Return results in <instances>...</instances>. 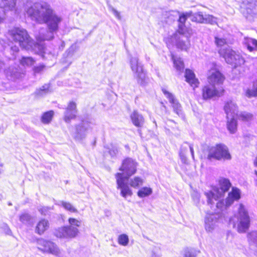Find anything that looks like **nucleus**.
I'll list each match as a JSON object with an SVG mask.
<instances>
[{"mask_svg":"<svg viewBox=\"0 0 257 257\" xmlns=\"http://www.w3.org/2000/svg\"><path fill=\"white\" fill-rule=\"evenodd\" d=\"M245 95L248 98L257 96V80L253 82L252 89L245 90Z\"/></svg>","mask_w":257,"mask_h":257,"instance_id":"nucleus-32","label":"nucleus"},{"mask_svg":"<svg viewBox=\"0 0 257 257\" xmlns=\"http://www.w3.org/2000/svg\"><path fill=\"white\" fill-rule=\"evenodd\" d=\"M17 0H1L0 7L4 11H13L16 10Z\"/></svg>","mask_w":257,"mask_h":257,"instance_id":"nucleus-21","label":"nucleus"},{"mask_svg":"<svg viewBox=\"0 0 257 257\" xmlns=\"http://www.w3.org/2000/svg\"><path fill=\"white\" fill-rule=\"evenodd\" d=\"M90 127V123L87 121H82L76 127V135L75 137L77 139H80L86 134V132Z\"/></svg>","mask_w":257,"mask_h":257,"instance_id":"nucleus-19","label":"nucleus"},{"mask_svg":"<svg viewBox=\"0 0 257 257\" xmlns=\"http://www.w3.org/2000/svg\"><path fill=\"white\" fill-rule=\"evenodd\" d=\"M254 165L257 166V156H256V158H255V161L254 162Z\"/></svg>","mask_w":257,"mask_h":257,"instance_id":"nucleus-55","label":"nucleus"},{"mask_svg":"<svg viewBox=\"0 0 257 257\" xmlns=\"http://www.w3.org/2000/svg\"><path fill=\"white\" fill-rule=\"evenodd\" d=\"M224 80L223 75L218 70H211L208 74V81L211 85L215 86L221 85Z\"/></svg>","mask_w":257,"mask_h":257,"instance_id":"nucleus-14","label":"nucleus"},{"mask_svg":"<svg viewBox=\"0 0 257 257\" xmlns=\"http://www.w3.org/2000/svg\"><path fill=\"white\" fill-rule=\"evenodd\" d=\"M11 50L14 52H18L19 50V48L18 46H15L11 47Z\"/></svg>","mask_w":257,"mask_h":257,"instance_id":"nucleus-51","label":"nucleus"},{"mask_svg":"<svg viewBox=\"0 0 257 257\" xmlns=\"http://www.w3.org/2000/svg\"><path fill=\"white\" fill-rule=\"evenodd\" d=\"M237 116L239 120L243 121H248L252 118V115L246 112H241Z\"/></svg>","mask_w":257,"mask_h":257,"instance_id":"nucleus-38","label":"nucleus"},{"mask_svg":"<svg viewBox=\"0 0 257 257\" xmlns=\"http://www.w3.org/2000/svg\"><path fill=\"white\" fill-rule=\"evenodd\" d=\"M189 148L190 149V151L191 153L192 157L194 159V150H193V146L192 145H189Z\"/></svg>","mask_w":257,"mask_h":257,"instance_id":"nucleus-50","label":"nucleus"},{"mask_svg":"<svg viewBox=\"0 0 257 257\" xmlns=\"http://www.w3.org/2000/svg\"><path fill=\"white\" fill-rule=\"evenodd\" d=\"M56 204L63 207L66 210H68L72 212H76L77 209L74 208L72 204L69 202H67L64 201H60Z\"/></svg>","mask_w":257,"mask_h":257,"instance_id":"nucleus-34","label":"nucleus"},{"mask_svg":"<svg viewBox=\"0 0 257 257\" xmlns=\"http://www.w3.org/2000/svg\"><path fill=\"white\" fill-rule=\"evenodd\" d=\"M48 86L47 85H46V86H43L42 88H41V90L39 92V94L40 95H43L44 93H46V92H47V89H48Z\"/></svg>","mask_w":257,"mask_h":257,"instance_id":"nucleus-48","label":"nucleus"},{"mask_svg":"<svg viewBox=\"0 0 257 257\" xmlns=\"http://www.w3.org/2000/svg\"><path fill=\"white\" fill-rule=\"evenodd\" d=\"M243 43L249 51L251 52L253 51H257L256 40L251 38L246 37L244 38Z\"/></svg>","mask_w":257,"mask_h":257,"instance_id":"nucleus-28","label":"nucleus"},{"mask_svg":"<svg viewBox=\"0 0 257 257\" xmlns=\"http://www.w3.org/2000/svg\"><path fill=\"white\" fill-rule=\"evenodd\" d=\"M227 118V127L231 134H234L237 130V121L234 117Z\"/></svg>","mask_w":257,"mask_h":257,"instance_id":"nucleus-30","label":"nucleus"},{"mask_svg":"<svg viewBox=\"0 0 257 257\" xmlns=\"http://www.w3.org/2000/svg\"><path fill=\"white\" fill-rule=\"evenodd\" d=\"M35 243L38 249L43 253H51L56 256L61 253L56 244L51 241L40 238L36 239Z\"/></svg>","mask_w":257,"mask_h":257,"instance_id":"nucleus-9","label":"nucleus"},{"mask_svg":"<svg viewBox=\"0 0 257 257\" xmlns=\"http://www.w3.org/2000/svg\"><path fill=\"white\" fill-rule=\"evenodd\" d=\"M44 68V66L43 65H39L37 67H35L34 72L35 73H40L41 72Z\"/></svg>","mask_w":257,"mask_h":257,"instance_id":"nucleus-46","label":"nucleus"},{"mask_svg":"<svg viewBox=\"0 0 257 257\" xmlns=\"http://www.w3.org/2000/svg\"><path fill=\"white\" fill-rule=\"evenodd\" d=\"M218 53L226 63L235 68L241 66L245 62L244 58L238 53L230 48H221L218 50Z\"/></svg>","mask_w":257,"mask_h":257,"instance_id":"nucleus-6","label":"nucleus"},{"mask_svg":"<svg viewBox=\"0 0 257 257\" xmlns=\"http://www.w3.org/2000/svg\"><path fill=\"white\" fill-rule=\"evenodd\" d=\"M204 22L203 23L210 24L214 25L217 24V18L212 15H204Z\"/></svg>","mask_w":257,"mask_h":257,"instance_id":"nucleus-40","label":"nucleus"},{"mask_svg":"<svg viewBox=\"0 0 257 257\" xmlns=\"http://www.w3.org/2000/svg\"><path fill=\"white\" fill-rule=\"evenodd\" d=\"M49 227V221L45 219H41L37 223L35 231L39 235L42 234Z\"/></svg>","mask_w":257,"mask_h":257,"instance_id":"nucleus-25","label":"nucleus"},{"mask_svg":"<svg viewBox=\"0 0 257 257\" xmlns=\"http://www.w3.org/2000/svg\"><path fill=\"white\" fill-rule=\"evenodd\" d=\"M185 77L186 81L194 88L198 86L199 82L196 78L194 73L189 69H186Z\"/></svg>","mask_w":257,"mask_h":257,"instance_id":"nucleus-22","label":"nucleus"},{"mask_svg":"<svg viewBox=\"0 0 257 257\" xmlns=\"http://www.w3.org/2000/svg\"><path fill=\"white\" fill-rule=\"evenodd\" d=\"M236 217L237 218L236 223L237 231L240 233L245 232L249 228L250 218L247 211L242 204L239 205Z\"/></svg>","mask_w":257,"mask_h":257,"instance_id":"nucleus-8","label":"nucleus"},{"mask_svg":"<svg viewBox=\"0 0 257 257\" xmlns=\"http://www.w3.org/2000/svg\"><path fill=\"white\" fill-rule=\"evenodd\" d=\"M183 257H195V255L190 250H186L184 251Z\"/></svg>","mask_w":257,"mask_h":257,"instance_id":"nucleus-45","label":"nucleus"},{"mask_svg":"<svg viewBox=\"0 0 257 257\" xmlns=\"http://www.w3.org/2000/svg\"><path fill=\"white\" fill-rule=\"evenodd\" d=\"M224 90L222 88L217 89L212 85H206L202 89L203 99L208 100L214 96H220L223 93Z\"/></svg>","mask_w":257,"mask_h":257,"instance_id":"nucleus-12","label":"nucleus"},{"mask_svg":"<svg viewBox=\"0 0 257 257\" xmlns=\"http://www.w3.org/2000/svg\"><path fill=\"white\" fill-rule=\"evenodd\" d=\"M125 182L128 185H130L131 187L137 189L143 184L144 180L140 177L136 176L130 179L128 178L127 180H125Z\"/></svg>","mask_w":257,"mask_h":257,"instance_id":"nucleus-26","label":"nucleus"},{"mask_svg":"<svg viewBox=\"0 0 257 257\" xmlns=\"http://www.w3.org/2000/svg\"><path fill=\"white\" fill-rule=\"evenodd\" d=\"M5 19V16L4 14L0 13V23H2L4 22Z\"/></svg>","mask_w":257,"mask_h":257,"instance_id":"nucleus-52","label":"nucleus"},{"mask_svg":"<svg viewBox=\"0 0 257 257\" xmlns=\"http://www.w3.org/2000/svg\"><path fill=\"white\" fill-rule=\"evenodd\" d=\"M112 12L113 13V15L115 16L116 18H117L118 19H120V15L119 13L114 8H112Z\"/></svg>","mask_w":257,"mask_h":257,"instance_id":"nucleus-47","label":"nucleus"},{"mask_svg":"<svg viewBox=\"0 0 257 257\" xmlns=\"http://www.w3.org/2000/svg\"><path fill=\"white\" fill-rule=\"evenodd\" d=\"M214 42L218 47H221L226 44V41L225 39L218 36L215 37Z\"/></svg>","mask_w":257,"mask_h":257,"instance_id":"nucleus-42","label":"nucleus"},{"mask_svg":"<svg viewBox=\"0 0 257 257\" xmlns=\"http://www.w3.org/2000/svg\"><path fill=\"white\" fill-rule=\"evenodd\" d=\"M204 16L203 15L202 13L199 12L195 14L193 16L192 20L200 23H203L204 22Z\"/></svg>","mask_w":257,"mask_h":257,"instance_id":"nucleus-41","label":"nucleus"},{"mask_svg":"<svg viewBox=\"0 0 257 257\" xmlns=\"http://www.w3.org/2000/svg\"><path fill=\"white\" fill-rule=\"evenodd\" d=\"M207 158L210 160L212 159L218 160L222 159L229 160L231 159V156L226 146L223 145H218L209 149Z\"/></svg>","mask_w":257,"mask_h":257,"instance_id":"nucleus-7","label":"nucleus"},{"mask_svg":"<svg viewBox=\"0 0 257 257\" xmlns=\"http://www.w3.org/2000/svg\"><path fill=\"white\" fill-rule=\"evenodd\" d=\"M240 197V191L236 188H232V190L228 193L227 197V205H231L235 200H238Z\"/></svg>","mask_w":257,"mask_h":257,"instance_id":"nucleus-23","label":"nucleus"},{"mask_svg":"<svg viewBox=\"0 0 257 257\" xmlns=\"http://www.w3.org/2000/svg\"><path fill=\"white\" fill-rule=\"evenodd\" d=\"M162 91L171 104V106L173 108L174 111L179 116H183V113L182 111V107L180 103L178 102L177 99L173 95V94L169 92L167 90L163 89Z\"/></svg>","mask_w":257,"mask_h":257,"instance_id":"nucleus-13","label":"nucleus"},{"mask_svg":"<svg viewBox=\"0 0 257 257\" xmlns=\"http://www.w3.org/2000/svg\"><path fill=\"white\" fill-rule=\"evenodd\" d=\"M138 166V163L135 160L126 158L122 161L119 169L122 173H117L115 175L116 188L120 190V195L124 198L132 196L133 194L125 180H127L137 172Z\"/></svg>","mask_w":257,"mask_h":257,"instance_id":"nucleus-2","label":"nucleus"},{"mask_svg":"<svg viewBox=\"0 0 257 257\" xmlns=\"http://www.w3.org/2000/svg\"><path fill=\"white\" fill-rule=\"evenodd\" d=\"M69 226L58 228L54 232L55 236L59 238H73L79 232L78 227L81 225V221L74 218L68 219Z\"/></svg>","mask_w":257,"mask_h":257,"instance_id":"nucleus-5","label":"nucleus"},{"mask_svg":"<svg viewBox=\"0 0 257 257\" xmlns=\"http://www.w3.org/2000/svg\"><path fill=\"white\" fill-rule=\"evenodd\" d=\"M224 110L226 115V118L234 117L237 114L238 106L236 103L232 100H229L225 102Z\"/></svg>","mask_w":257,"mask_h":257,"instance_id":"nucleus-17","label":"nucleus"},{"mask_svg":"<svg viewBox=\"0 0 257 257\" xmlns=\"http://www.w3.org/2000/svg\"><path fill=\"white\" fill-rule=\"evenodd\" d=\"M184 34L176 33L173 36L166 39V43L168 46L171 44H175L177 47L182 50H187L190 44L188 39L183 35Z\"/></svg>","mask_w":257,"mask_h":257,"instance_id":"nucleus-11","label":"nucleus"},{"mask_svg":"<svg viewBox=\"0 0 257 257\" xmlns=\"http://www.w3.org/2000/svg\"><path fill=\"white\" fill-rule=\"evenodd\" d=\"M131 118L133 124L137 127H141L144 124V118L143 116L136 110L134 111L131 114Z\"/></svg>","mask_w":257,"mask_h":257,"instance_id":"nucleus-24","label":"nucleus"},{"mask_svg":"<svg viewBox=\"0 0 257 257\" xmlns=\"http://www.w3.org/2000/svg\"><path fill=\"white\" fill-rule=\"evenodd\" d=\"M25 13L32 21L39 24L47 25L48 31L42 28L39 34L36 35V39L40 41L52 40L54 38L53 33L58 30V26L62 21V18L56 13L52 7L44 2L27 6Z\"/></svg>","mask_w":257,"mask_h":257,"instance_id":"nucleus-1","label":"nucleus"},{"mask_svg":"<svg viewBox=\"0 0 257 257\" xmlns=\"http://www.w3.org/2000/svg\"><path fill=\"white\" fill-rule=\"evenodd\" d=\"M4 66V63H3V62L0 61V69L2 68Z\"/></svg>","mask_w":257,"mask_h":257,"instance_id":"nucleus-54","label":"nucleus"},{"mask_svg":"<svg viewBox=\"0 0 257 257\" xmlns=\"http://www.w3.org/2000/svg\"><path fill=\"white\" fill-rule=\"evenodd\" d=\"M220 199L221 198L217 200L218 202H217L215 205L216 209H214L215 211L218 212L226 209L230 206L227 205V199H226L225 202H224L223 200H221Z\"/></svg>","mask_w":257,"mask_h":257,"instance_id":"nucleus-33","label":"nucleus"},{"mask_svg":"<svg viewBox=\"0 0 257 257\" xmlns=\"http://www.w3.org/2000/svg\"><path fill=\"white\" fill-rule=\"evenodd\" d=\"M172 59L174 62V66L176 70L179 73L183 72L184 69V65L183 61L180 58L172 56Z\"/></svg>","mask_w":257,"mask_h":257,"instance_id":"nucleus-31","label":"nucleus"},{"mask_svg":"<svg viewBox=\"0 0 257 257\" xmlns=\"http://www.w3.org/2000/svg\"><path fill=\"white\" fill-rule=\"evenodd\" d=\"M152 193V189L149 187H143L138 192V195L141 198L148 196Z\"/></svg>","mask_w":257,"mask_h":257,"instance_id":"nucleus-36","label":"nucleus"},{"mask_svg":"<svg viewBox=\"0 0 257 257\" xmlns=\"http://www.w3.org/2000/svg\"><path fill=\"white\" fill-rule=\"evenodd\" d=\"M117 152V150L116 148H113L109 151V153L111 156H115Z\"/></svg>","mask_w":257,"mask_h":257,"instance_id":"nucleus-49","label":"nucleus"},{"mask_svg":"<svg viewBox=\"0 0 257 257\" xmlns=\"http://www.w3.org/2000/svg\"><path fill=\"white\" fill-rule=\"evenodd\" d=\"M9 35L10 39L18 43L22 48L29 50L36 47V44L30 38L27 31L23 28H14L9 30Z\"/></svg>","mask_w":257,"mask_h":257,"instance_id":"nucleus-3","label":"nucleus"},{"mask_svg":"<svg viewBox=\"0 0 257 257\" xmlns=\"http://www.w3.org/2000/svg\"><path fill=\"white\" fill-rule=\"evenodd\" d=\"M19 219L23 223H27L30 220L31 216L29 214L25 213L20 216Z\"/></svg>","mask_w":257,"mask_h":257,"instance_id":"nucleus-43","label":"nucleus"},{"mask_svg":"<svg viewBox=\"0 0 257 257\" xmlns=\"http://www.w3.org/2000/svg\"><path fill=\"white\" fill-rule=\"evenodd\" d=\"M53 209L51 207H43L39 209V211L42 214L46 215L48 211Z\"/></svg>","mask_w":257,"mask_h":257,"instance_id":"nucleus-44","label":"nucleus"},{"mask_svg":"<svg viewBox=\"0 0 257 257\" xmlns=\"http://www.w3.org/2000/svg\"><path fill=\"white\" fill-rule=\"evenodd\" d=\"M53 115L54 112L53 111H49L44 113L41 117L42 122L45 124L50 123Z\"/></svg>","mask_w":257,"mask_h":257,"instance_id":"nucleus-35","label":"nucleus"},{"mask_svg":"<svg viewBox=\"0 0 257 257\" xmlns=\"http://www.w3.org/2000/svg\"><path fill=\"white\" fill-rule=\"evenodd\" d=\"M34 63V60L30 57H23L20 60L21 64L24 66H31L33 65Z\"/></svg>","mask_w":257,"mask_h":257,"instance_id":"nucleus-37","label":"nucleus"},{"mask_svg":"<svg viewBox=\"0 0 257 257\" xmlns=\"http://www.w3.org/2000/svg\"><path fill=\"white\" fill-rule=\"evenodd\" d=\"M130 66L132 71L134 73L135 78L138 82L143 85L146 81V74L144 71L143 66L139 62V59L137 57H132L130 59Z\"/></svg>","mask_w":257,"mask_h":257,"instance_id":"nucleus-10","label":"nucleus"},{"mask_svg":"<svg viewBox=\"0 0 257 257\" xmlns=\"http://www.w3.org/2000/svg\"><path fill=\"white\" fill-rule=\"evenodd\" d=\"M3 167V164L0 162V174L2 173L3 170L2 168Z\"/></svg>","mask_w":257,"mask_h":257,"instance_id":"nucleus-53","label":"nucleus"},{"mask_svg":"<svg viewBox=\"0 0 257 257\" xmlns=\"http://www.w3.org/2000/svg\"><path fill=\"white\" fill-rule=\"evenodd\" d=\"M7 77L10 79H15L21 77V73L18 72L17 68L10 67L5 71Z\"/></svg>","mask_w":257,"mask_h":257,"instance_id":"nucleus-27","label":"nucleus"},{"mask_svg":"<svg viewBox=\"0 0 257 257\" xmlns=\"http://www.w3.org/2000/svg\"><path fill=\"white\" fill-rule=\"evenodd\" d=\"M77 113L76 104L73 101L69 103L64 113V119L66 122L69 123L71 119L75 118Z\"/></svg>","mask_w":257,"mask_h":257,"instance_id":"nucleus-16","label":"nucleus"},{"mask_svg":"<svg viewBox=\"0 0 257 257\" xmlns=\"http://www.w3.org/2000/svg\"><path fill=\"white\" fill-rule=\"evenodd\" d=\"M219 188L213 187L211 190L205 192L208 204L213 208L214 201H217L219 199L223 196L224 193L228 191L230 187L231 184L229 181L225 178H221L219 181Z\"/></svg>","mask_w":257,"mask_h":257,"instance_id":"nucleus-4","label":"nucleus"},{"mask_svg":"<svg viewBox=\"0 0 257 257\" xmlns=\"http://www.w3.org/2000/svg\"><path fill=\"white\" fill-rule=\"evenodd\" d=\"M219 215L217 214H208L205 218V228L207 232H212L217 227Z\"/></svg>","mask_w":257,"mask_h":257,"instance_id":"nucleus-15","label":"nucleus"},{"mask_svg":"<svg viewBox=\"0 0 257 257\" xmlns=\"http://www.w3.org/2000/svg\"><path fill=\"white\" fill-rule=\"evenodd\" d=\"M128 237L126 234H121L118 237V242L121 245L126 246L128 243Z\"/></svg>","mask_w":257,"mask_h":257,"instance_id":"nucleus-39","label":"nucleus"},{"mask_svg":"<svg viewBox=\"0 0 257 257\" xmlns=\"http://www.w3.org/2000/svg\"><path fill=\"white\" fill-rule=\"evenodd\" d=\"M255 0H246L244 2L246 14L245 12L243 13L247 18H248L250 16L252 17L253 15L256 14L257 11L255 8Z\"/></svg>","mask_w":257,"mask_h":257,"instance_id":"nucleus-18","label":"nucleus"},{"mask_svg":"<svg viewBox=\"0 0 257 257\" xmlns=\"http://www.w3.org/2000/svg\"><path fill=\"white\" fill-rule=\"evenodd\" d=\"M248 240L250 247L254 253L257 256V231H254L249 233L247 235Z\"/></svg>","mask_w":257,"mask_h":257,"instance_id":"nucleus-20","label":"nucleus"},{"mask_svg":"<svg viewBox=\"0 0 257 257\" xmlns=\"http://www.w3.org/2000/svg\"><path fill=\"white\" fill-rule=\"evenodd\" d=\"M190 16V14L189 13H186L185 14H183L180 16L179 19V29L177 33L180 34H184L185 30L184 23H185L187 18Z\"/></svg>","mask_w":257,"mask_h":257,"instance_id":"nucleus-29","label":"nucleus"}]
</instances>
